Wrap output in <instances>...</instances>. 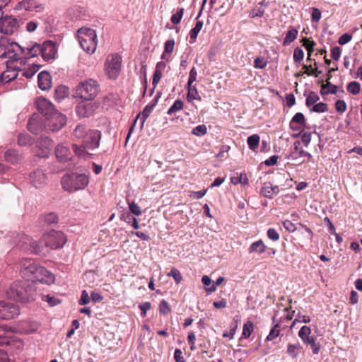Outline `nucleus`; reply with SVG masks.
Segmentation results:
<instances>
[{
    "label": "nucleus",
    "instance_id": "obj_1",
    "mask_svg": "<svg viewBox=\"0 0 362 362\" xmlns=\"http://www.w3.org/2000/svg\"><path fill=\"white\" fill-rule=\"evenodd\" d=\"M66 242V238L64 233L52 230L45 235L39 243L29 236L23 235L18 243V246L23 250L40 254L42 252L43 245L51 249H57L63 247Z\"/></svg>",
    "mask_w": 362,
    "mask_h": 362
},
{
    "label": "nucleus",
    "instance_id": "obj_2",
    "mask_svg": "<svg viewBox=\"0 0 362 362\" xmlns=\"http://www.w3.org/2000/svg\"><path fill=\"white\" fill-rule=\"evenodd\" d=\"M20 274L23 281L33 283L34 286L36 282L51 284L54 281V276L51 272L32 259H23L20 262Z\"/></svg>",
    "mask_w": 362,
    "mask_h": 362
},
{
    "label": "nucleus",
    "instance_id": "obj_3",
    "mask_svg": "<svg viewBox=\"0 0 362 362\" xmlns=\"http://www.w3.org/2000/svg\"><path fill=\"white\" fill-rule=\"evenodd\" d=\"M6 294L9 298L26 303L35 300L36 289L33 283L21 280L13 282Z\"/></svg>",
    "mask_w": 362,
    "mask_h": 362
},
{
    "label": "nucleus",
    "instance_id": "obj_4",
    "mask_svg": "<svg viewBox=\"0 0 362 362\" xmlns=\"http://www.w3.org/2000/svg\"><path fill=\"white\" fill-rule=\"evenodd\" d=\"M100 139V132L99 131L88 130L82 139L81 145H73L76 154L83 158H88V153L86 150H92L98 147Z\"/></svg>",
    "mask_w": 362,
    "mask_h": 362
},
{
    "label": "nucleus",
    "instance_id": "obj_5",
    "mask_svg": "<svg viewBox=\"0 0 362 362\" xmlns=\"http://www.w3.org/2000/svg\"><path fill=\"white\" fill-rule=\"evenodd\" d=\"M99 93V84L93 79L80 82L74 90V96L83 100L91 101Z\"/></svg>",
    "mask_w": 362,
    "mask_h": 362
},
{
    "label": "nucleus",
    "instance_id": "obj_6",
    "mask_svg": "<svg viewBox=\"0 0 362 362\" xmlns=\"http://www.w3.org/2000/svg\"><path fill=\"white\" fill-rule=\"evenodd\" d=\"M89 177L85 174L72 173L63 176L62 185L66 191L73 192L83 189L88 185Z\"/></svg>",
    "mask_w": 362,
    "mask_h": 362
},
{
    "label": "nucleus",
    "instance_id": "obj_7",
    "mask_svg": "<svg viewBox=\"0 0 362 362\" xmlns=\"http://www.w3.org/2000/svg\"><path fill=\"white\" fill-rule=\"evenodd\" d=\"M78 39L81 48L88 54L95 52L97 47V35L91 28H82L77 32Z\"/></svg>",
    "mask_w": 362,
    "mask_h": 362
},
{
    "label": "nucleus",
    "instance_id": "obj_8",
    "mask_svg": "<svg viewBox=\"0 0 362 362\" xmlns=\"http://www.w3.org/2000/svg\"><path fill=\"white\" fill-rule=\"evenodd\" d=\"M18 28V21L12 16L4 15L0 6V33L12 35Z\"/></svg>",
    "mask_w": 362,
    "mask_h": 362
},
{
    "label": "nucleus",
    "instance_id": "obj_9",
    "mask_svg": "<svg viewBox=\"0 0 362 362\" xmlns=\"http://www.w3.org/2000/svg\"><path fill=\"white\" fill-rule=\"evenodd\" d=\"M45 122L47 129L56 132L66 124V117L56 110L47 119H45Z\"/></svg>",
    "mask_w": 362,
    "mask_h": 362
},
{
    "label": "nucleus",
    "instance_id": "obj_10",
    "mask_svg": "<svg viewBox=\"0 0 362 362\" xmlns=\"http://www.w3.org/2000/svg\"><path fill=\"white\" fill-rule=\"evenodd\" d=\"M20 313L18 306L13 303L0 301V320H9Z\"/></svg>",
    "mask_w": 362,
    "mask_h": 362
},
{
    "label": "nucleus",
    "instance_id": "obj_11",
    "mask_svg": "<svg viewBox=\"0 0 362 362\" xmlns=\"http://www.w3.org/2000/svg\"><path fill=\"white\" fill-rule=\"evenodd\" d=\"M53 145L54 142L50 138L42 136L35 148V155L40 158L48 157Z\"/></svg>",
    "mask_w": 362,
    "mask_h": 362
},
{
    "label": "nucleus",
    "instance_id": "obj_12",
    "mask_svg": "<svg viewBox=\"0 0 362 362\" xmlns=\"http://www.w3.org/2000/svg\"><path fill=\"white\" fill-rule=\"evenodd\" d=\"M28 129L33 134H37L44 129H47L45 127V120L37 113L33 114L28 123Z\"/></svg>",
    "mask_w": 362,
    "mask_h": 362
},
{
    "label": "nucleus",
    "instance_id": "obj_13",
    "mask_svg": "<svg viewBox=\"0 0 362 362\" xmlns=\"http://www.w3.org/2000/svg\"><path fill=\"white\" fill-rule=\"evenodd\" d=\"M47 181V175L40 169L33 170L30 174V182L37 189L42 188Z\"/></svg>",
    "mask_w": 362,
    "mask_h": 362
},
{
    "label": "nucleus",
    "instance_id": "obj_14",
    "mask_svg": "<svg viewBox=\"0 0 362 362\" xmlns=\"http://www.w3.org/2000/svg\"><path fill=\"white\" fill-rule=\"evenodd\" d=\"M36 107L37 110L45 117V119H47L56 110L51 102L44 98L37 99Z\"/></svg>",
    "mask_w": 362,
    "mask_h": 362
},
{
    "label": "nucleus",
    "instance_id": "obj_15",
    "mask_svg": "<svg viewBox=\"0 0 362 362\" xmlns=\"http://www.w3.org/2000/svg\"><path fill=\"white\" fill-rule=\"evenodd\" d=\"M18 51L24 52V47L20 46L17 42L12 41L6 50L1 54V57L18 60L19 59Z\"/></svg>",
    "mask_w": 362,
    "mask_h": 362
},
{
    "label": "nucleus",
    "instance_id": "obj_16",
    "mask_svg": "<svg viewBox=\"0 0 362 362\" xmlns=\"http://www.w3.org/2000/svg\"><path fill=\"white\" fill-rule=\"evenodd\" d=\"M41 55L45 61L54 59L57 53L56 45L51 40L44 42L41 45Z\"/></svg>",
    "mask_w": 362,
    "mask_h": 362
},
{
    "label": "nucleus",
    "instance_id": "obj_17",
    "mask_svg": "<svg viewBox=\"0 0 362 362\" xmlns=\"http://www.w3.org/2000/svg\"><path fill=\"white\" fill-rule=\"evenodd\" d=\"M54 153L57 159L61 163L66 162L71 158V150L66 143L58 144L55 148Z\"/></svg>",
    "mask_w": 362,
    "mask_h": 362
},
{
    "label": "nucleus",
    "instance_id": "obj_18",
    "mask_svg": "<svg viewBox=\"0 0 362 362\" xmlns=\"http://www.w3.org/2000/svg\"><path fill=\"white\" fill-rule=\"evenodd\" d=\"M17 8L23 9L27 11L40 12L44 9L42 4H39L36 0H23L17 6Z\"/></svg>",
    "mask_w": 362,
    "mask_h": 362
},
{
    "label": "nucleus",
    "instance_id": "obj_19",
    "mask_svg": "<svg viewBox=\"0 0 362 362\" xmlns=\"http://www.w3.org/2000/svg\"><path fill=\"white\" fill-rule=\"evenodd\" d=\"M280 192L278 185H272L269 182H264L262 187L260 189V194L268 199H273L274 196L278 194Z\"/></svg>",
    "mask_w": 362,
    "mask_h": 362
},
{
    "label": "nucleus",
    "instance_id": "obj_20",
    "mask_svg": "<svg viewBox=\"0 0 362 362\" xmlns=\"http://www.w3.org/2000/svg\"><path fill=\"white\" fill-rule=\"evenodd\" d=\"M86 100L82 101L76 107V113L81 117H89L93 111V105L91 103H86Z\"/></svg>",
    "mask_w": 362,
    "mask_h": 362
},
{
    "label": "nucleus",
    "instance_id": "obj_21",
    "mask_svg": "<svg viewBox=\"0 0 362 362\" xmlns=\"http://www.w3.org/2000/svg\"><path fill=\"white\" fill-rule=\"evenodd\" d=\"M38 86L42 90H48L51 87V76L47 71H41L38 76Z\"/></svg>",
    "mask_w": 362,
    "mask_h": 362
},
{
    "label": "nucleus",
    "instance_id": "obj_22",
    "mask_svg": "<svg viewBox=\"0 0 362 362\" xmlns=\"http://www.w3.org/2000/svg\"><path fill=\"white\" fill-rule=\"evenodd\" d=\"M4 158L7 162L11 164H17L21 160L23 156L16 150L8 149L5 152Z\"/></svg>",
    "mask_w": 362,
    "mask_h": 362
},
{
    "label": "nucleus",
    "instance_id": "obj_23",
    "mask_svg": "<svg viewBox=\"0 0 362 362\" xmlns=\"http://www.w3.org/2000/svg\"><path fill=\"white\" fill-rule=\"evenodd\" d=\"M25 52H21L24 54L27 57L31 58L37 56L38 54H41V45L35 43L32 45H28L26 47H24Z\"/></svg>",
    "mask_w": 362,
    "mask_h": 362
},
{
    "label": "nucleus",
    "instance_id": "obj_24",
    "mask_svg": "<svg viewBox=\"0 0 362 362\" xmlns=\"http://www.w3.org/2000/svg\"><path fill=\"white\" fill-rule=\"evenodd\" d=\"M153 108H154L153 105H151L150 103L148 104L144 107L143 112L141 113H139L137 115V117L134 121V123H136L138 119H140L141 120V127H142L144 126V124L146 119L148 118V117L149 116V115L151 114V112Z\"/></svg>",
    "mask_w": 362,
    "mask_h": 362
},
{
    "label": "nucleus",
    "instance_id": "obj_25",
    "mask_svg": "<svg viewBox=\"0 0 362 362\" xmlns=\"http://www.w3.org/2000/svg\"><path fill=\"white\" fill-rule=\"evenodd\" d=\"M17 76L18 72L16 70H6L1 74L0 81L2 83H6L16 79Z\"/></svg>",
    "mask_w": 362,
    "mask_h": 362
},
{
    "label": "nucleus",
    "instance_id": "obj_26",
    "mask_svg": "<svg viewBox=\"0 0 362 362\" xmlns=\"http://www.w3.org/2000/svg\"><path fill=\"white\" fill-rule=\"evenodd\" d=\"M266 245L262 240H259L254 242L250 247L248 252L249 253L257 252L258 254H262L266 250Z\"/></svg>",
    "mask_w": 362,
    "mask_h": 362
},
{
    "label": "nucleus",
    "instance_id": "obj_27",
    "mask_svg": "<svg viewBox=\"0 0 362 362\" xmlns=\"http://www.w3.org/2000/svg\"><path fill=\"white\" fill-rule=\"evenodd\" d=\"M69 95V89L65 86H59L54 91V98L57 100L61 101Z\"/></svg>",
    "mask_w": 362,
    "mask_h": 362
},
{
    "label": "nucleus",
    "instance_id": "obj_28",
    "mask_svg": "<svg viewBox=\"0 0 362 362\" xmlns=\"http://www.w3.org/2000/svg\"><path fill=\"white\" fill-rule=\"evenodd\" d=\"M302 349L300 344L297 342L296 344H288L287 347V354L293 358H297Z\"/></svg>",
    "mask_w": 362,
    "mask_h": 362
},
{
    "label": "nucleus",
    "instance_id": "obj_29",
    "mask_svg": "<svg viewBox=\"0 0 362 362\" xmlns=\"http://www.w3.org/2000/svg\"><path fill=\"white\" fill-rule=\"evenodd\" d=\"M187 99L189 102H192L194 100H201V97L199 95L198 90L196 88V86L191 85L190 86H187Z\"/></svg>",
    "mask_w": 362,
    "mask_h": 362
},
{
    "label": "nucleus",
    "instance_id": "obj_30",
    "mask_svg": "<svg viewBox=\"0 0 362 362\" xmlns=\"http://www.w3.org/2000/svg\"><path fill=\"white\" fill-rule=\"evenodd\" d=\"M260 141V137L258 134H252L247 139V143L250 149L253 151H256Z\"/></svg>",
    "mask_w": 362,
    "mask_h": 362
},
{
    "label": "nucleus",
    "instance_id": "obj_31",
    "mask_svg": "<svg viewBox=\"0 0 362 362\" xmlns=\"http://www.w3.org/2000/svg\"><path fill=\"white\" fill-rule=\"evenodd\" d=\"M310 334L311 329L306 325L303 326L298 332V336L304 343L308 342V341L313 337H310Z\"/></svg>",
    "mask_w": 362,
    "mask_h": 362
},
{
    "label": "nucleus",
    "instance_id": "obj_32",
    "mask_svg": "<svg viewBox=\"0 0 362 362\" xmlns=\"http://www.w3.org/2000/svg\"><path fill=\"white\" fill-rule=\"evenodd\" d=\"M18 143L21 146H30L33 143V139L28 134H20L18 138Z\"/></svg>",
    "mask_w": 362,
    "mask_h": 362
},
{
    "label": "nucleus",
    "instance_id": "obj_33",
    "mask_svg": "<svg viewBox=\"0 0 362 362\" xmlns=\"http://www.w3.org/2000/svg\"><path fill=\"white\" fill-rule=\"evenodd\" d=\"M105 71L110 78L113 77V55L109 54L105 63Z\"/></svg>",
    "mask_w": 362,
    "mask_h": 362
},
{
    "label": "nucleus",
    "instance_id": "obj_34",
    "mask_svg": "<svg viewBox=\"0 0 362 362\" xmlns=\"http://www.w3.org/2000/svg\"><path fill=\"white\" fill-rule=\"evenodd\" d=\"M298 33V32L296 29H290L286 35V37L283 42V45L286 46L293 42L296 39Z\"/></svg>",
    "mask_w": 362,
    "mask_h": 362
},
{
    "label": "nucleus",
    "instance_id": "obj_35",
    "mask_svg": "<svg viewBox=\"0 0 362 362\" xmlns=\"http://www.w3.org/2000/svg\"><path fill=\"white\" fill-rule=\"evenodd\" d=\"M88 131L85 126L78 125L74 131L73 136L81 141Z\"/></svg>",
    "mask_w": 362,
    "mask_h": 362
},
{
    "label": "nucleus",
    "instance_id": "obj_36",
    "mask_svg": "<svg viewBox=\"0 0 362 362\" xmlns=\"http://www.w3.org/2000/svg\"><path fill=\"white\" fill-rule=\"evenodd\" d=\"M202 27L203 22L200 21H197L195 26L189 32L190 40H192L190 42H193L196 40L197 35L200 32Z\"/></svg>",
    "mask_w": 362,
    "mask_h": 362
},
{
    "label": "nucleus",
    "instance_id": "obj_37",
    "mask_svg": "<svg viewBox=\"0 0 362 362\" xmlns=\"http://www.w3.org/2000/svg\"><path fill=\"white\" fill-rule=\"evenodd\" d=\"M295 124L305 126V117L303 113H301V112L296 113L291 119L289 126L292 127L293 124Z\"/></svg>",
    "mask_w": 362,
    "mask_h": 362
},
{
    "label": "nucleus",
    "instance_id": "obj_38",
    "mask_svg": "<svg viewBox=\"0 0 362 362\" xmlns=\"http://www.w3.org/2000/svg\"><path fill=\"white\" fill-rule=\"evenodd\" d=\"M184 103L181 100H176L168 109L167 114L171 115L183 108Z\"/></svg>",
    "mask_w": 362,
    "mask_h": 362
},
{
    "label": "nucleus",
    "instance_id": "obj_39",
    "mask_svg": "<svg viewBox=\"0 0 362 362\" xmlns=\"http://www.w3.org/2000/svg\"><path fill=\"white\" fill-rule=\"evenodd\" d=\"M346 88L347 90L353 95H357L361 91V86L359 83L356 81H351L349 83Z\"/></svg>",
    "mask_w": 362,
    "mask_h": 362
},
{
    "label": "nucleus",
    "instance_id": "obj_40",
    "mask_svg": "<svg viewBox=\"0 0 362 362\" xmlns=\"http://www.w3.org/2000/svg\"><path fill=\"white\" fill-rule=\"evenodd\" d=\"M320 100L319 96L313 91H311L305 100L306 106L310 107L314 105Z\"/></svg>",
    "mask_w": 362,
    "mask_h": 362
},
{
    "label": "nucleus",
    "instance_id": "obj_41",
    "mask_svg": "<svg viewBox=\"0 0 362 362\" xmlns=\"http://www.w3.org/2000/svg\"><path fill=\"white\" fill-rule=\"evenodd\" d=\"M162 77V72L158 70H155L153 75V79H152V84H153V88L151 90L150 95H151L156 87L157 86L158 82L160 81V78Z\"/></svg>",
    "mask_w": 362,
    "mask_h": 362
},
{
    "label": "nucleus",
    "instance_id": "obj_42",
    "mask_svg": "<svg viewBox=\"0 0 362 362\" xmlns=\"http://www.w3.org/2000/svg\"><path fill=\"white\" fill-rule=\"evenodd\" d=\"M168 276H172L177 284H180L182 280L180 272L176 268H172Z\"/></svg>",
    "mask_w": 362,
    "mask_h": 362
},
{
    "label": "nucleus",
    "instance_id": "obj_43",
    "mask_svg": "<svg viewBox=\"0 0 362 362\" xmlns=\"http://www.w3.org/2000/svg\"><path fill=\"white\" fill-rule=\"evenodd\" d=\"M39 65L33 64L31 67L23 71V75L27 78H30L35 74V73L39 70Z\"/></svg>",
    "mask_w": 362,
    "mask_h": 362
},
{
    "label": "nucleus",
    "instance_id": "obj_44",
    "mask_svg": "<svg viewBox=\"0 0 362 362\" xmlns=\"http://www.w3.org/2000/svg\"><path fill=\"white\" fill-rule=\"evenodd\" d=\"M206 133L207 128L204 124H199L194 127L192 131V134L197 136L205 135Z\"/></svg>",
    "mask_w": 362,
    "mask_h": 362
},
{
    "label": "nucleus",
    "instance_id": "obj_45",
    "mask_svg": "<svg viewBox=\"0 0 362 362\" xmlns=\"http://www.w3.org/2000/svg\"><path fill=\"white\" fill-rule=\"evenodd\" d=\"M42 218L47 224L55 223L58 221V216L54 212H50L45 215Z\"/></svg>",
    "mask_w": 362,
    "mask_h": 362
},
{
    "label": "nucleus",
    "instance_id": "obj_46",
    "mask_svg": "<svg viewBox=\"0 0 362 362\" xmlns=\"http://www.w3.org/2000/svg\"><path fill=\"white\" fill-rule=\"evenodd\" d=\"M253 324L250 322L245 323L243 326V337L245 339L248 338L253 332Z\"/></svg>",
    "mask_w": 362,
    "mask_h": 362
},
{
    "label": "nucleus",
    "instance_id": "obj_47",
    "mask_svg": "<svg viewBox=\"0 0 362 362\" xmlns=\"http://www.w3.org/2000/svg\"><path fill=\"white\" fill-rule=\"evenodd\" d=\"M302 41L303 42V46L308 52L309 57H311V54L314 51V47L316 43L313 40L310 41L306 37H304Z\"/></svg>",
    "mask_w": 362,
    "mask_h": 362
},
{
    "label": "nucleus",
    "instance_id": "obj_48",
    "mask_svg": "<svg viewBox=\"0 0 362 362\" xmlns=\"http://www.w3.org/2000/svg\"><path fill=\"white\" fill-rule=\"evenodd\" d=\"M183 13H184V8H179L177 11V12L171 16V18H170L171 22L173 24H178L180 22V21L183 16Z\"/></svg>",
    "mask_w": 362,
    "mask_h": 362
},
{
    "label": "nucleus",
    "instance_id": "obj_49",
    "mask_svg": "<svg viewBox=\"0 0 362 362\" xmlns=\"http://www.w3.org/2000/svg\"><path fill=\"white\" fill-rule=\"evenodd\" d=\"M310 110L317 113L325 112L328 110L327 105L324 103H319L314 105Z\"/></svg>",
    "mask_w": 362,
    "mask_h": 362
},
{
    "label": "nucleus",
    "instance_id": "obj_50",
    "mask_svg": "<svg viewBox=\"0 0 362 362\" xmlns=\"http://www.w3.org/2000/svg\"><path fill=\"white\" fill-rule=\"evenodd\" d=\"M304 52L300 47H296L293 52V60L296 63H299L303 59Z\"/></svg>",
    "mask_w": 362,
    "mask_h": 362
},
{
    "label": "nucleus",
    "instance_id": "obj_51",
    "mask_svg": "<svg viewBox=\"0 0 362 362\" xmlns=\"http://www.w3.org/2000/svg\"><path fill=\"white\" fill-rule=\"evenodd\" d=\"M159 312H160V313L165 315L168 314L170 312V307L166 300H163L160 303Z\"/></svg>",
    "mask_w": 362,
    "mask_h": 362
},
{
    "label": "nucleus",
    "instance_id": "obj_52",
    "mask_svg": "<svg viewBox=\"0 0 362 362\" xmlns=\"http://www.w3.org/2000/svg\"><path fill=\"white\" fill-rule=\"evenodd\" d=\"M305 344L310 345L314 354H317L319 353L321 346L319 343L315 341V337H313L308 341V342H305Z\"/></svg>",
    "mask_w": 362,
    "mask_h": 362
},
{
    "label": "nucleus",
    "instance_id": "obj_53",
    "mask_svg": "<svg viewBox=\"0 0 362 362\" xmlns=\"http://www.w3.org/2000/svg\"><path fill=\"white\" fill-rule=\"evenodd\" d=\"M279 324H276L274 327L271 329L269 335L267 337L268 341H272L276 337H277L279 334Z\"/></svg>",
    "mask_w": 362,
    "mask_h": 362
},
{
    "label": "nucleus",
    "instance_id": "obj_54",
    "mask_svg": "<svg viewBox=\"0 0 362 362\" xmlns=\"http://www.w3.org/2000/svg\"><path fill=\"white\" fill-rule=\"evenodd\" d=\"M335 108L337 112L342 114L346 110V104L344 100H338L335 103Z\"/></svg>",
    "mask_w": 362,
    "mask_h": 362
},
{
    "label": "nucleus",
    "instance_id": "obj_55",
    "mask_svg": "<svg viewBox=\"0 0 362 362\" xmlns=\"http://www.w3.org/2000/svg\"><path fill=\"white\" fill-rule=\"evenodd\" d=\"M267 237L272 241H277L279 239V234L276 229L271 228L267 230Z\"/></svg>",
    "mask_w": 362,
    "mask_h": 362
},
{
    "label": "nucleus",
    "instance_id": "obj_56",
    "mask_svg": "<svg viewBox=\"0 0 362 362\" xmlns=\"http://www.w3.org/2000/svg\"><path fill=\"white\" fill-rule=\"evenodd\" d=\"M267 64V60L262 57H257L254 61V66L257 69H264Z\"/></svg>",
    "mask_w": 362,
    "mask_h": 362
},
{
    "label": "nucleus",
    "instance_id": "obj_57",
    "mask_svg": "<svg viewBox=\"0 0 362 362\" xmlns=\"http://www.w3.org/2000/svg\"><path fill=\"white\" fill-rule=\"evenodd\" d=\"M197 71L194 67H193L189 74V78L187 81V86H190L197 80Z\"/></svg>",
    "mask_w": 362,
    "mask_h": 362
},
{
    "label": "nucleus",
    "instance_id": "obj_58",
    "mask_svg": "<svg viewBox=\"0 0 362 362\" xmlns=\"http://www.w3.org/2000/svg\"><path fill=\"white\" fill-rule=\"evenodd\" d=\"M11 42L12 41H11V40L8 37H7L6 36H1L0 37V48H1V49L4 52Z\"/></svg>",
    "mask_w": 362,
    "mask_h": 362
},
{
    "label": "nucleus",
    "instance_id": "obj_59",
    "mask_svg": "<svg viewBox=\"0 0 362 362\" xmlns=\"http://www.w3.org/2000/svg\"><path fill=\"white\" fill-rule=\"evenodd\" d=\"M338 88L336 85H332L329 88L325 90V87H322L320 90L321 95L336 94Z\"/></svg>",
    "mask_w": 362,
    "mask_h": 362
},
{
    "label": "nucleus",
    "instance_id": "obj_60",
    "mask_svg": "<svg viewBox=\"0 0 362 362\" xmlns=\"http://www.w3.org/2000/svg\"><path fill=\"white\" fill-rule=\"evenodd\" d=\"M224 279H225L224 277H222V276L218 277L216 279V281L214 282V285H212L210 287L206 288V292H208V293L214 292L216 290L217 286H219L224 281Z\"/></svg>",
    "mask_w": 362,
    "mask_h": 362
},
{
    "label": "nucleus",
    "instance_id": "obj_61",
    "mask_svg": "<svg viewBox=\"0 0 362 362\" xmlns=\"http://www.w3.org/2000/svg\"><path fill=\"white\" fill-rule=\"evenodd\" d=\"M175 45L174 40H168L165 43V50L164 52L170 54L173 52Z\"/></svg>",
    "mask_w": 362,
    "mask_h": 362
},
{
    "label": "nucleus",
    "instance_id": "obj_62",
    "mask_svg": "<svg viewBox=\"0 0 362 362\" xmlns=\"http://www.w3.org/2000/svg\"><path fill=\"white\" fill-rule=\"evenodd\" d=\"M351 39H352L351 35H350L349 33H344L339 38L338 42L339 45H344L348 43L349 42H350L351 40Z\"/></svg>",
    "mask_w": 362,
    "mask_h": 362
},
{
    "label": "nucleus",
    "instance_id": "obj_63",
    "mask_svg": "<svg viewBox=\"0 0 362 362\" xmlns=\"http://www.w3.org/2000/svg\"><path fill=\"white\" fill-rule=\"evenodd\" d=\"M301 140L305 146H308L311 141V133L308 132H303L301 134Z\"/></svg>",
    "mask_w": 362,
    "mask_h": 362
},
{
    "label": "nucleus",
    "instance_id": "obj_64",
    "mask_svg": "<svg viewBox=\"0 0 362 362\" xmlns=\"http://www.w3.org/2000/svg\"><path fill=\"white\" fill-rule=\"evenodd\" d=\"M174 358L176 362H185L182 351L180 349H176L174 352Z\"/></svg>",
    "mask_w": 362,
    "mask_h": 362
}]
</instances>
